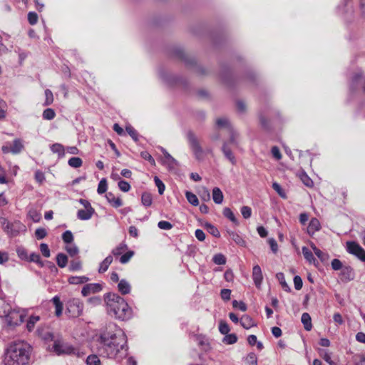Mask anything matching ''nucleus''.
<instances>
[{"label":"nucleus","instance_id":"nucleus-12","mask_svg":"<svg viewBox=\"0 0 365 365\" xmlns=\"http://www.w3.org/2000/svg\"><path fill=\"white\" fill-rule=\"evenodd\" d=\"M252 279L255 286L259 288L262 282L263 277L261 267L258 264L255 265L252 268Z\"/></svg>","mask_w":365,"mask_h":365},{"label":"nucleus","instance_id":"nucleus-55","mask_svg":"<svg viewBox=\"0 0 365 365\" xmlns=\"http://www.w3.org/2000/svg\"><path fill=\"white\" fill-rule=\"evenodd\" d=\"M118 188L124 192H128L131 187L129 182H128L127 181L123 180H120L118 181Z\"/></svg>","mask_w":365,"mask_h":365},{"label":"nucleus","instance_id":"nucleus-25","mask_svg":"<svg viewBox=\"0 0 365 365\" xmlns=\"http://www.w3.org/2000/svg\"><path fill=\"white\" fill-rule=\"evenodd\" d=\"M50 148L53 153L58 154V158H62L65 156L66 149L62 144L58 143H54L51 145Z\"/></svg>","mask_w":365,"mask_h":365},{"label":"nucleus","instance_id":"nucleus-4","mask_svg":"<svg viewBox=\"0 0 365 365\" xmlns=\"http://www.w3.org/2000/svg\"><path fill=\"white\" fill-rule=\"evenodd\" d=\"M0 223L3 230L9 237H16L21 232H24L26 231V226L19 220L9 222L6 218L1 217Z\"/></svg>","mask_w":365,"mask_h":365},{"label":"nucleus","instance_id":"nucleus-62","mask_svg":"<svg viewBox=\"0 0 365 365\" xmlns=\"http://www.w3.org/2000/svg\"><path fill=\"white\" fill-rule=\"evenodd\" d=\"M38 14L34 11H29L28 14V21L31 25H35L38 21Z\"/></svg>","mask_w":365,"mask_h":365},{"label":"nucleus","instance_id":"nucleus-42","mask_svg":"<svg viewBox=\"0 0 365 365\" xmlns=\"http://www.w3.org/2000/svg\"><path fill=\"white\" fill-rule=\"evenodd\" d=\"M185 197L189 203L193 206H197L199 205V200L196 195L190 191L185 192Z\"/></svg>","mask_w":365,"mask_h":365},{"label":"nucleus","instance_id":"nucleus-38","mask_svg":"<svg viewBox=\"0 0 365 365\" xmlns=\"http://www.w3.org/2000/svg\"><path fill=\"white\" fill-rule=\"evenodd\" d=\"M128 246L125 243H120L116 247L113 248L111 251V255L115 257H118L121 255L125 250H127Z\"/></svg>","mask_w":365,"mask_h":365},{"label":"nucleus","instance_id":"nucleus-30","mask_svg":"<svg viewBox=\"0 0 365 365\" xmlns=\"http://www.w3.org/2000/svg\"><path fill=\"white\" fill-rule=\"evenodd\" d=\"M89 278L86 276H72L68 278L71 284H81L87 282Z\"/></svg>","mask_w":365,"mask_h":365},{"label":"nucleus","instance_id":"nucleus-20","mask_svg":"<svg viewBox=\"0 0 365 365\" xmlns=\"http://www.w3.org/2000/svg\"><path fill=\"white\" fill-rule=\"evenodd\" d=\"M118 289L121 294L125 295L130 292L131 287L126 279H122L118 284Z\"/></svg>","mask_w":365,"mask_h":365},{"label":"nucleus","instance_id":"nucleus-9","mask_svg":"<svg viewBox=\"0 0 365 365\" xmlns=\"http://www.w3.org/2000/svg\"><path fill=\"white\" fill-rule=\"evenodd\" d=\"M83 304L77 299H73L70 301L66 309V312L69 314V317L73 318L81 316L83 313Z\"/></svg>","mask_w":365,"mask_h":365},{"label":"nucleus","instance_id":"nucleus-37","mask_svg":"<svg viewBox=\"0 0 365 365\" xmlns=\"http://www.w3.org/2000/svg\"><path fill=\"white\" fill-rule=\"evenodd\" d=\"M23 144L20 139H15L13 141V144L10 148V151L14 154H17L21 152L23 148Z\"/></svg>","mask_w":365,"mask_h":365},{"label":"nucleus","instance_id":"nucleus-60","mask_svg":"<svg viewBox=\"0 0 365 365\" xmlns=\"http://www.w3.org/2000/svg\"><path fill=\"white\" fill-rule=\"evenodd\" d=\"M158 227L164 230H169L173 227V225L168 221L161 220L158 222Z\"/></svg>","mask_w":365,"mask_h":365},{"label":"nucleus","instance_id":"nucleus-13","mask_svg":"<svg viewBox=\"0 0 365 365\" xmlns=\"http://www.w3.org/2000/svg\"><path fill=\"white\" fill-rule=\"evenodd\" d=\"M321 229V224L319 220L316 217H313L311 219L308 227L307 228V233L312 236L316 232L319 231Z\"/></svg>","mask_w":365,"mask_h":365},{"label":"nucleus","instance_id":"nucleus-59","mask_svg":"<svg viewBox=\"0 0 365 365\" xmlns=\"http://www.w3.org/2000/svg\"><path fill=\"white\" fill-rule=\"evenodd\" d=\"M66 250L71 257H75L79 252V250L76 245L66 247Z\"/></svg>","mask_w":365,"mask_h":365},{"label":"nucleus","instance_id":"nucleus-29","mask_svg":"<svg viewBox=\"0 0 365 365\" xmlns=\"http://www.w3.org/2000/svg\"><path fill=\"white\" fill-rule=\"evenodd\" d=\"M27 262H35L36 264H37L40 267H45V263L41 259V256L38 253H36V252H32L29 256V259Z\"/></svg>","mask_w":365,"mask_h":365},{"label":"nucleus","instance_id":"nucleus-15","mask_svg":"<svg viewBox=\"0 0 365 365\" xmlns=\"http://www.w3.org/2000/svg\"><path fill=\"white\" fill-rule=\"evenodd\" d=\"M106 197L108 200V202L115 208H118L119 207H121L123 205V201L120 197H116L115 195L111 192H107L106 194Z\"/></svg>","mask_w":365,"mask_h":365},{"label":"nucleus","instance_id":"nucleus-19","mask_svg":"<svg viewBox=\"0 0 365 365\" xmlns=\"http://www.w3.org/2000/svg\"><path fill=\"white\" fill-rule=\"evenodd\" d=\"M222 151L223 154L225 155V158L232 164H236V159L232 153L231 149L228 147L227 143H224L222 147Z\"/></svg>","mask_w":365,"mask_h":365},{"label":"nucleus","instance_id":"nucleus-57","mask_svg":"<svg viewBox=\"0 0 365 365\" xmlns=\"http://www.w3.org/2000/svg\"><path fill=\"white\" fill-rule=\"evenodd\" d=\"M230 327L225 321H220L219 323V331L222 334H227L230 331Z\"/></svg>","mask_w":365,"mask_h":365},{"label":"nucleus","instance_id":"nucleus-52","mask_svg":"<svg viewBox=\"0 0 365 365\" xmlns=\"http://www.w3.org/2000/svg\"><path fill=\"white\" fill-rule=\"evenodd\" d=\"M40 319L38 316H31L27 322L26 327L29 331H31L34 327L35 324Z\"/></svg>","mask_w":365,"mask_h":365},{"label":"nucleus","instance_id":"nucleus-34","mask_svg":"<svg viewBox=\"0 0 365 365\" xmlns=\"http://www.w3.org/2000/svg\"><path fill=\"white\" fill-rule=\"evenodd\" d=\"M176 54L187 65H192L195 63V60L194 58L187 57L182 50H180V49L177 50Z\"/></svg>","mask_w":365,"mask_h":365},{"label":"nucleus","instance_id":"nucleus-2","mask_svg":"<svg viewBox=\"0 0 365 365\" xmlns=\"http://www.w3.org/2000/svg\"><path fill=\"white\" fill-rule=\"evenodd\" d=\"M31 352V346L24 341H13L4 351V365H29Z\"/></svg>","mask_w":365,"mask_h":365},{"label":"nucleus","instance_id":"nucleus-16","mask_svg":"<svg viewBox=\"0 0 365 365\" xmlns=\"http://www.w3.org/2000/svg\"><path fill=\"white\" fill-rule=\"evenodd\" d=\"M94 213V209H81L77 212V217L81 220H88Z\"/></svg>","mask_w":365,"mask_h":365},{"label":"nucleus","instance_id":"nucleus-48","mask_svg":"<svg viewBox=\"0 0 365 365\" xmlns=\"http://www.w3.org/2000/svg\"><path fill=\"white\" fill-rule=\"evenodd\" d=\"M56 116V113L53 108H46L43 110L42 117L45 120H53Z\"/></svg>","mask_w":365,"mask_h":365},{"label":"nucleus","instance_id":"nucleus-50","mask_svg":"<svg viewBox=\"0 0 365 365\" xmlns=\"http://www.w3.org/2000/svg\"><path fill=\"white\" fill-rule=\"evenodd\" d=\"M245 361L248 365H257V357L254 352L249 353L246 356Z\"/></svg>","mask_w":365,"mask_h":365},{"label":"nucleus","instance_id":"nucleus-1","mask_svg":"<svg viewBox=\"0 0 365 365\" xmlns=\"http://www.w3.org/2000/svg\"><path fill=\"white\" fill-rule=\"evenodd\" d=\"M97 351L100 356L118 361L128 354L127 337L115 324H110L97 338Z\"/></svg>","mask_w":365,"mask_h":365},{"label":"nucleus","instance_id":"nucleus-18","mask_svg":"<svg viewBox=\"0 0 365 365\" xmlns=\"http://www.w3.org/2000/svg\"><path fill=\"white\" fill-rule=\"evenodd\" d=\"M310 246L313 250L314 254L317 255V257L320 259L322 262L326 263L328 262L329 259V255L328 253L324 252L322 250H320L319 248L316 247V245L314 243H312Z\"/></svg>","mask_w":365,"mask_h":365},{"label":"nucleus","instance_id":"nucleus-61","mask_svg":"<svg viewBox=\"0 0 365 365\" xmlns=\"http://www.w3.org/2000/svg\"><path fill=\"white\" fill-rule=\"evenodd\" d=\"M40 251L42 255L45 257H49L51 255L49 247L48 245L46 243H41L40 245Z\"/></svg>","mask_w":365,"mask_h":365},{"label":"nucleus","instance_id":"nucleus-27","mask_svg":"<svg viewBox=\"0 0 365 365\" xmlns=\"http://www.w3.org/2000/svg\"><path fill=\"white\" fill-rule=\"evenodd\" d=\"M223 193L221 190L215 187L212 189V200L216 204H221L223 202Z\"/></svg>","mask_w":365,"mask_h":365},{"label":"nucleus","instance_id":"nucleus-40","mask_svg":"<svg viewBox=\"0 0 365 365\" xmlns=\"http://www.w3.org/2000/svg\"><path fill=\"white\" fill-rule=\"evenodd\" d=\"M86 365H101L99 356L96 354H90L86 359Z\"/></svg>","mask_w":365,"mask_h":365},{"label":"nucleus","instance_id":"nucleus-51","mask_svg":"<svg viewBox=\"0 0 365 365\" xmlns=\"http://www.w3.org/2000/svg\"><path fill=\"white\" fill-rule=\"evenodd\" d=\"M134 255V252L132 250H129L128 252H125V254L122 255L121 257L119 259V262L121 264H126L128 263L131 257Z\"/></svg>","mask_w":365,"mask_h":365},{"label":"nucleus","instance_id":"nucleus-54","mask_svg":"<svg viewBox=\"0 0 365 365\" xmlns=\"http://www.w3.org/2000/svg\"><path fill=\"white\" fill-rule=\"evenodd\" d=\"M62 240L66 244H70L73 241V233L70 230L65 231L62 235Z\"/></svg>","mask_w":365,"mask_h":365},{"label":"nucleus","instance_id":"nucleus-24","mask_svg":"<svg viewBox=\"0 0 365 365\" xmlns=\"http://www.w3.org/2000/svg\"><path fill=\"white\" fill-rule=\"evenodd\" d=\"M113 256L111 255H108L101 263L98 268V272L99 273H104L106 272L110 264L113 262Z\"/></svg>","mask_w":365,"mask_h":365},{"label":"nucleus","instance_id":"nucleus-35","mask_svg":"<svg viewBox=\"0 0 365 365\" xmlns=\"http://www.w3.org/2000/svg\"><path fill=\"white\" fill-rule=\"evenodd\" d=\"M276 278L277 279V280L279 281V284H281L284 291L287 292H291V289L288 284L286 282L284 274L282 272L277 273Z\"/></svg>","mask_w":365,"mask_h":365},{"label":"nucleus","instance_id":"nucleus-10","mask_svg":"<svg viewBox=\"0 0 365 365\" xmlns=\"http://www.w3.org/2000/svg\"><path fill=\"white\" fill-rule=\"evenodd\" d=\"M53 351L58 355L71 354L75 353V349L66 343H63L60 340H55L53 344Z\"/></svg>","mask_w":365,"mask_h":365},{"label":"nucleus","instance_id":"nucleus-49","mask_svg":"<svg viewBox=\"0 0 365 365\" xmlns=\"http://www.w3.org/2000/svg\"><path fill=\"white\" fill-rule=\"evenodd\" d=\"M108 189L107 180L106 178H102L98 185L97 192L98 194L101 195L105 193Z\"/></svg>","mask_w":365,"mask_h":365},{"label":"nucleus","instance_id":"nucleus-11","mask_svg":"<svg viewBox=\"0 0 365 365\" xmlns=\"http://www.w3.org/2000/svg\"><path fill=\"white\" fill-rule=\"evenodd\" d=\"M103 287L99 283L87 284L81 289V294L84 297L88 296L91 293H97L102 290Z\"/></svg>","mask_w":365,"mask_h":365},{"label":"nucleus","instance_id":"nucleus-17","mask_svg":"<svg viewBox=\"0 0 365 365\" xmlns=\"http://www.w3.org/2000/svg\"><path fill=\"white\" fill-rule=\"evenodd\" d=\"M160 149L165 158V164H167L169 168H173L178 165V161L164 148L160 147Z\"/></svg>","mask_w":365,"mask_h":365},{"label":"nucleus","instance_id":"nucleus-26","mask_svg":"<svg viewBox=\"0 0 365 365\" xmlns=\"http://www.w3.org/2000/svg\"><path fill=\"white\" fill-rule=\"evenodd\" d=\"M240 324L245 329H249L256 325L252 318L247 314H245L241 317Z\"/></svg>","mask_w":365,"mask_h":365},{"label":"nucleus","instance_id":"nucleus-7","mask_svg":"<svg viewBox=\"0 0 365 365\" xmlns=\"http://www.w3.org/2000/svg\"><path fill=\"white\" fill-rule=\"evenodd\" d=\"M4 318L8 325L18 326L24 322V315L11 307V311L8 312Z\"/></svg>","mask_w":365,"mask_h":365},{"label":"nucleus","instance_id":"nucleus-58","mask_svg":"<svg viewBox=\"0 0 365 365\" xmlns=\"http://www.w3.org/2000/svg\"><path fill=\"white\" fill-rule=\"evenodd\" d=\"M125 130L134 141L137 142L138 140V132L131 125L126 126Z\"/></svg>","mask_w":365,"mask_h":365},{"label":"nucleus","instance_id":"nucleus-64","mask_svg":"<svg viewBox=\"0 0 365 365\" xmlns=\"http://www.w3.org/2000/svg\"><path fill=\"white\" fill-rule=\"evenodd\" d=\"M241 213L245 219H248L252 215V209L249 206H242L241 207Z\"/></svg>","mask_w":365,"mask_h":365},{"label":"nucleus","instance_id":"nucleus-46","mask_svg":"<svg viewBox=\"0 0 365 365\" xmlns=\"http://www.w3.org/2000/svg\"><path fill=\"white\" fill-rule=\"evenodd\" d=\"M212 262L217 265H223L226 263V257L221 253L216 254L212 257Z\"/></svg>","mask_w":365,"mask_h":365},{"label":"nucleus","instance_id":"nucleus-44","mask_svg":"<svg viewBox=\"0 0 365 365\" xmlns=\"http://www.w3.org/2000/svg\"><path fill=\"white\" fill-rule=\"evenodd\" d=\"M237 341V336L235 334H227L225 335L222 341L226 344H233Z\"/></svg>","mask_w":365,"mask_h":365},{"label":"nucleus","instance_id":"nucleus-21","mask_svg":"<svg viewBox=\"0 0 365 365\" xmlns=\"http://www.w3.org/2000/svg\"><path fill=\"white\" fill-rule=\"evenodd\" d=\"M302 254L305 259L309 263L314 264L315 266L318 265V261L314 257L313 253L307 247H303L302 249Z\"/></svg>","mask_w":365,"mask_h":365},{"label":"nucleus","instance_id":"nucleus-47","mask_svg":"<svg viewBox=\"0 0 365 365\" xmlns=\"http://www.w3.org/2000/svg\"><path fill=\"white\" fill-rule=\"evenodd\" d=\"M53 102V95L51 90H45V101L43 103L44 106H48L52 104Z\"/></svg>","mask_w":365,"mask_h":365},{"label":"nucleus","instance_id":"nucleus-14","mask_svg":"<svg viewBox=\"0 0 365 365\" xmlns=\"http://www.w3.org/2000/svg\"><path fill=\"white\" fill-rule=\"evenodd\" d=\"M227 233L232 240H233L237 245L240 247H246V241L238 232L232 230H227Z\"/></svg>","mask_w":365,"mask_h":365},{"label":"nucleus","instance_id":"nucleus-56","mask_svg":"<svg viewBox=\"0 0 365 365\" xmlns=\"http://www.w3.org/2000/svg\"><path fill=\"white\" fill-rule=\"evenodd\" d=\"M48 232L43 227H38L35 230V237L37 240H42L46 237Z\"/></svg>","mask_w":365,"mask_h":365},{"label":"nucleus","instance_id":"nucleus-22","mask_svg":"<svg viewBox=\"0 0 365 365\" xmlns=\"http://www.w3.org/2000/svg\"><path fill=\"white\" fill-rule=\"evenodd\" d=\"M53 305L55 306V314L56 317H60L63 312V303L61 302L60 297L58 295L53 297L51 299Z\"/></svg>","mask_w":365,"mask_h":365},{"label":"nucleus","instance_id":"nucleus-23","mask_svg":"<svg viewBox=\"0 0 365 365\" xmlns=\"http://www.w3.org/2000/svg\"><path fill=\"white\" fill-rule=\"evenodd\" d=\"M11 305L6 301L5 298L0 297V318H4V316L11 311Z\"/></svg>","mask_w":365,"mask_h":365},{"label":"nucleus","instance_id":"nucleus-3","mask_svg":"<svg viewBox=\"0 0 365 365\" xmlns=\"http://www.w3.org/2000/svg\"><path fill=\"white\" fill-rule=\"evenodd\" d=\"M109 316L119 321H127L133 317L132 308L124 298L116 293L109 292L104 295Z\"/></svg>","mask_w":365,"mask_h":365},{"label":"nucleus","instance_id":"nucleus-5","mask_svg":"<svg viewBox=\"0 0 365 365\" xmlns=\"http://www.w3.org/2000/svg\"><path fill=\"white\" fill-rule=\"evenodd\" d=\"M187 138L190 148L192 150L195 158L198 160L201 159L203 155V150L196 135L193 132L189 131L187 133Z\"/></svg>","mask_w":365,"mask_h":365},{"label":"nucleus","instance_id":"nucleus-41","mask_svg":"<svg viewBox=\"0 0 365 365\" xmlns=\"http://www.w3.org/2000/svg\"><path fill=\"white\" fill-rule=\"evenodd\" d=\"M16 252L19 259L26 262L28 261L29 255H28V252L26 248L22 246L17 247Z\"/></svg>","mask_w":365,"mask_h":365},{"label":"nucleus","instance_id":"nucleus-43","mask_svg":"<svg viewBox=\"0 0 365 365\" xmlns=\"http://www.w3.org/2000/svg\"><path fill=\"white\" fill-rule=\"evenodd\" d=\"M68 164L71 168H78L82 166L83 160L78 157H72L68 160Z\"/></svg>","mask_w":365,"mask_h":365},{"label":"nucleus","instance_id":"nucleus-45","mask_svg":"<svg viewBox=\"0 0 365 365\" xmlns=\"http://www.w3.org/2000/svg\"><path fill=\"white\" fill-rule=\"evenodd\" d=\"M82 269V264L79 259L71 261L68 269L70 272L78 271Z\"/></svg>","mask_w":365,"mask_h":365},{"label":"nucleus","instance_id":"nucleus-8","mask_svg":"<svg viewBox=\"0 0 365 365\" xmlns=\"http://www.w3.org/2000/svg\"><path fill=\"white\" fill-rule=\"evenodd\" d=\"M346 250L361 261L365 262V250L357 242L354 241L347 242Z\"/></svg>","mask_w":365,"mask_h":365},{"label":"nucleus","instance_id":"nucleus-63","mask_svg":"<svg viewBox=\"0 0 365 365\" xmlns=\"http://www.w3.org/2000/svg\"><path fill=\"white\" fill-rule=\"evenodd\" d=\"M140 156L143 159L148 160L152 165H155V161L154 158L152 157V155L147 151H142L140 153Z\"/></svg>","mask_w":365,"mask_h":365},{"label":"nucleus","instance_id":"nucleus-31","mask_svg":"<svg viewBox=\"0 0 365 365\" xmlns=\"http://www.w3.org/2000/svg\"><path fill=\"white\" fill-rule=\"evenodd\" d=\"M141 203L145 207H150L153 204V196L150 192H144L141 195Z\"/></svg>","mask_w":365,"mask_h":365},{"label":"nucleus","instance_id":"nucleus-39","mask_svg":"<svg viewBox=\"0 0 365 365\" xmlns=\"http://www.w3.org/2000/svg\"><path fill=\"white\" fill-rule=\"evenodd\" d=\"M205 227L206 228L207 231L210 234L212 235V236L215 237H220V231L218 230V229L215 226L213 225L212 224L210 223V222H206L205 224Z\"/></svg>","mask_w":365,"mask_h":365},{"label":"nucleus","instance_id":"nucleus-33","mask_svg":"<svg viewBox=\"0 0 365 365\" xmlns=\"http://www.w3.org/2000/svg\"><path fill=\"white\" fill-rule=\"evenodd\" d=\"M57 265L60 268H64L68 264V257L64 253L60 252L56 257Z\"/></svg>","mask_w":365,"mask_h":365},{"label":"nucleus","instance_id":"nucleus-6","mask_svg":"<svg viewBox=\"0 0 365 365\" xmlns=\"http://www.w3.org/2000/svg\"><path fill=\"white\" fill-rule=\"evenodd\" d=\"M159 76L160 78L165 83L169 85H182L185 86L187 84V81L185 79L180 76H175L170 74L163 69L159 71Z\"/></svg>","mask_w":365,"mask_h":365},{"label":"nucleus","instance_id":"nucleus-53","mask_svg":"<svg viewBox=\"0 0 365 365\" xmlns=\"http://www.w3.org/2000/svg\"><path fill=\"white\" fill-rule=\"evenodd\" d=\"M154 182H155V184L156 185V187H158V192L160 195H163L165 190V184L163 182V181L157 176H155L154 178Z\"/></svg>","mask_w":365,"mask_h":365},{"label":"nucleus","instance_id":"nucleus-36","mask_svg":"<svg viewBox=\"0 0 365 365\" xmlns=\"http://www.w3.org/2000/svg\"><path fill=\"white\" fill-rule=\"evenodd\" d=\"M223 215L229 219L231 222H232L236 225H239V222L237 219L235 217L233 212L229 207H225L223 209Z\"/></svg>","mask_w":365,"mask_h":365},{"label":"nucleus","instance_id":"nucleus-28","mask_svg":"<svg viewBox=\"0 0 365 365\" xmlns=\"http://www.w3.org/2000/svg\"><path fill=\"white\" fill-rule=\"evenodd\" d=\"M301 322L303 324L305 330L310 331L312 329V319L308 313L304 312L302 314Z\"/></svg>","mask_w":365,"mask_h":365},{"label":"nucleus","instance_id":"nucleus-32","mask_svg":"<svg viewBox=\"0 0 365 365\" xmlns=\"http://www.w3.org/2000/svg\"><path fill=\"white\" fill-rule=\"evenodd\" d=\"M319 355L329 365H338L336 362L331 359V353H329L327 350L320 349Z\"/></svg>","mask_w":365,"mask_h":365}]
</instances>
